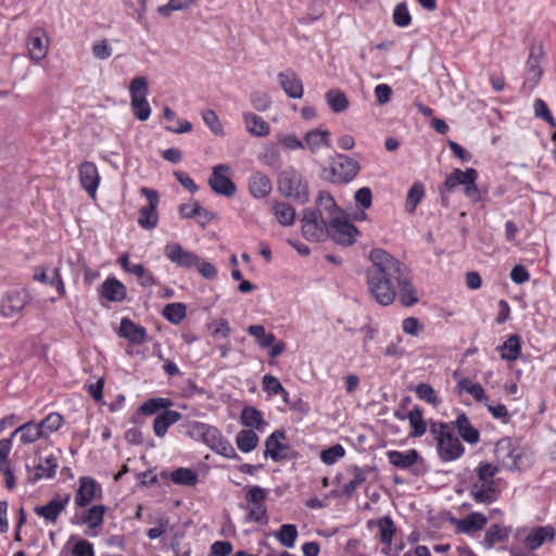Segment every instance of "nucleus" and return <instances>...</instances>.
Segmentation results:
<instances>
[{"label": "nucleus", "instance_id": "obj_3", "mask_svg": "<svg viewBox=\"0 0 556 556\" xmlns=\"http://www.w3.org/2000/svg\"><path fill=\"white\" fill-rule=\"evenodd\" d=\"M181 427L185 435L203 442L213 452L229 459L239 458L231 443L223 437L216 427L200 421H190Z\"/></svg>", "mask_w": 556, "mask_h": 556}, {"label": "nucleus", "instance_id": "obj_14", "mask_svg": "<svg viewBox=\"0 0 556 556\" xmlns=\"http://www.w3.org/2000/svg\"><path fill=\"white\" fill-rule=\"evenodd\" d=\"M494 455L497 463L506 469H519V460L522 453L520 447L510 438L505 437L496 442Z\"/></svg>", "mask_w": 556, "mask_h": 556}, {"label": "nucleus", "instance_id": "obj_25", "mask_svg": "<svg viewBox=\"0 0 556 556\" xmlns=\"http://www.w3.org/2000/svg\"><path fill=\"white\" fill-rule=\"evenodd\" d=\"M451 523L456 527L458 533L469 534L483 529L488 523V518L483 514L475 511L462 519L452 517Z\"/></svg>", "mask_w": 556, "mask_h": 556}, {"label": "nucleus", "instance_id": "obj_44", "mask_svg": "<svg viewBox=\"0 0 556 556\" xmlns=\"http://www.w3.org/2000/svg\"><path fill=\"white\" fill-rule=\"evenodd\" d=\"M352 470L354 473L353 479L342 489V493L346 497H352L355 494L356 489L367 480V473L370 468L363 469L355 465L352 467Z\"/></svg>", "mask_w": 556, "mask_h": 556}, {"label": "nucleus", "instance_id": "obj_34", "mask_svg": "<svg viewBox=\"0 0 556 556\" xmlns=\"http://www.w3.org/2000/svg\"><path fill=\"white\" fill-rule=\"evenodd\" d=\"M455 390L458 394H463L464 392L470 394L479 403L486 404L489 401L483 387L478 382H473L469 378L460 379L457 382Z\"/></svg>", "mask_w": 556, "mask_h": 556}, {"label": "nucleus", "instance_id": "obj_20", "mask_svg": "<svg viewBox=\"0 0 556 556\" xmlns=\"http://www.w3.org/2000/svg\"><path fill=\"white\" fill-rule=\"evenodd\" d=\"M99 300L102 306H105L103 301L111 303H121L127 296V288L116 277H108L98 289Z\"/></svg>", "mask_w": 556, "mask_h": 556}, {"label": "nucleus", "instance_id": "obj_18", "mask_svg": "<svg viewBox=\"0 0 556 556\" xmlns=\"http://www.w3.org/2000/svg\"><path fill=\"white\" fill-rule=\"evenodd\" d=\"M79 486L75 495V504L85 508L91 504L94 498H101L102 486L92 477L83 476L78 480Z\"/></svg>", "mask_w": 556, "mask_h": 556}, {"label": "nucleus", "instance_id": "obj_36", "mask_svg": "<svg viewBox=\"0 0 556 556\" xmlns=\"http://www.w3.org/2000/svg\"><path fill=\"white\" fill-rule=\"evenodd\" d=\"M243 119L247 130L252 136L264 137L269 135L270 126L263 117L254 113H244Z\"/></svg>", "mask_w": 556, "mask_h": 556}, {"label": "nucleus", "instance_id": "obj_13", "mask_svg": "<svg viewBox=\"0 0 556 556\" xmlns=\"http://www.w3.org/2000/svg\"><path fill=\"white\" fill-rule=\"evenodd\" d=\"M231 166L228 164H217L213 166L212 174L208 178V186L216 194L231 198L237 192V186L232 181L230 175Z\"/></svg>", "mask_w": 556, "mask_h": 556}, {"label": "nucleus", "instance_id": "obj_10", "mask_svg": "<svg viewBox=\"0 0 556 556\" xmlns=\"http://www.w3.org/2000/svg\"><path fill=\"white\" fill-rule=\"evenodd\" d=\"M545 52L541 45H533L530 49L528 60L526 62L522 91L530 93L540 83L543 74L542 62Z\"/></svg>", "mask_w": 556, "mask_h": 556}, {"label": "nucleus", "instance_id": "obj_43", "mask_svg": "<svg viewBox=\"0 0 556 556\" xmlns=\"http://www.w3.org/2000/svg\"><path fill=\"white\" fill-rule=\"evenodd\" d=\"M258 441V435L252 429L239 431L236 438L237 447L242 453H250L255 450Z\"/></svg>", "mask_w": 556, "mask_h": 556}, {"label": "nucleus", "instance_id": "obj_38", "mask_svg": "<svg viewBox=\"0 0 556 556\" xmlns=\"http://www.w3.org/2000/svg\"><path fill=\"white\" fill-rule=\"evenodd\" d=\"M510 528L500 525H492L485 531L482 544L486 548L493 547L497 543L505 542L510 535Z\"/></svg>", "mask_w": 556, "mask_h": 556}, {"label": "nucleus", "instance_id": "obj_12", "mask_svg": "<svg viewBox=\"0 0 556 556\" xmlns=\"http://www.w3.org/2000/svg\"><path fill=\"white\" fill-rule=\"evenodd\" d=\"M140 193L148 200V204L139 208L138 225L144 230H152L159 224L157 206L160 204V194L156 190L142 187Z\"/></svg>", "mask_w": 556, "mask_h": 556}, {"label": "nucleus", "instance_id": "obj_45", "mask_svg": "<svg viewBox=\"0 0 556 556\" xmlns=\"http://www.w3.org/2000/svg\"><path fill=\"white\" fill-rule=\"evenodd\" d=\"M325 97L329 108L336 113L343 112L349 106L346 96L339 89H330Z\"/></svg>", "mask_w": 556, "mask_h": 556}, {"label": "nucleus", "instance_id": "obj_11", "mask_svg": "<svg viewBox=\"0 0 556 556\" xmlns=\"http://www.w3.org/2000/svg\"><path fill=\"white\" fill-rule=\"evenodd\" d=\"M30 300L31 296L25 288L7 290L0 299V315L4 318L18 316L30 303Z\"/></svg>", "mask_w": 556, "mask_h": 556}, {"label": "nucleus", "instance_id": "obj_41", "mask_svg": "<svg viewBox=\"0 0 556 556\" xmlns=\"http://www.w3.org/2000/svg\"><path fill=\"white\" fill-rule=\"evenodd\" d=\"M170 480L177 485L194 486L199 481V476L191 468L180 467L170 472Z\"/></svg>", "mask_w": 556, "mask_h": 556}, {"label": "nucleus", "instance_id": "obj_29", "mask_svg": "<svg viewBox=\"0 0 556 556\" xmlns=\"http://www.w3.org/2000/svg\"><path fill=\"white\" fill-rule=\"evenodd\" d=\"M477 178L478 172L472 167L466 168V170L455 168L450 175L446 176L443 188L452 192L458 185L465 187L468 184H471V180H477Z\"/></svg>", "mask_w": 556, "mask_h": 556}, {"label": "nucleus", "instance_id": "obj_53", "mask_svg": "<svg viewBox=\"0 0 556 556\" xmlns=\"http://www.w3.org/2000/svg\"><path fill=\"white\" fill-rule=\"evenodd\" d=\"M378 528L380 531V541L390 546L395 534V523L391 517L384 516L378 520Z\"/></svg>", "mask_w": 556, "mask_h": 556}, {"label": "nucleus", "instance_id": "obj_63", "mask_svg": "<svg viewBox=\"0 0 556 556\" xmlns=\"http://www.w3.org/2000/svg\"><path fill=\"white\" fill-rule=\"evenodd\" d=\"M232 552V544L229 541H216L211 545L207 556H228Z\"/></svg>", "mask_w": 556, "mask_h": 556}, {"label": "nucleus", "instance_id": "obj_50", "mask_svg": "<svg viewBox=\"0 0 556 556\" xmlns=\"http://www.w3.org/2000/svg\"><path fill=\"white\" fill-rule=\"evenodd\" d=\"M187 315V307L184 303H169L163 309V316L174 325L180 324Z\"/></svg>", "mask_w": 556, "mask_h": 556}, {"label": "nucleus", "instance_id": "obj_5", "mask_svg": "<svg viewBox=\"0 0 556 556\" xmlns=\"http://www.w3.org/2000/svg\"><path fill=\"white\" fill-rule=\"evenodd\" d=\"M279 193L299 204L309 200L308 184L302 173L294 168H287L279 174L277 181Z\"/></svg>", "mask_w": 556, "mask_h": 556}, {"label": "nucleus", "instance_id": "obj_15", "mask_svg": "<svg viewBox=\"0 0 556 556\" xmlns=\"http://www.w3.org/2000/svg\"><path fill=\"white\" fill-rule=\"evenodd\" d=\"M328 238L343 247L352 245L356 241L358 229L349 220L333 217L328 222Z\"/></svg>", "mask_w": 556, "mask_h": 556}, {"label": "nucleus", "instance_id": "obj_23", "mask_svg": "<svg viewBox=\"0 0 556 556\" xmlns=\"http://www.w3.org/2000/svg\"><path fill=\"white\" fill-rule=\"evenodd\" d=\"M278 83L285 93L291 99H301L304 94V87L299 76L291 70L280 72L277 75Z\"/></svg>", "mask_w": 556, "mask_h": 556}, {"label": "nucleus", "instance_id": "obj_6", "mask_svg": "<svg viewBox=\"0 0 556 556\" xmlns=\"http://www.w3.org/2000/svg\"><path fill=\"white\" fill-rule=\"evenodd\" d=\"M267 495L268 490L257 484L247 485L244 488V500L247 502V522L253 521L261 525L268 523V514L265 503Z\"/></svg>", "mask_w": 556, "mask_h": 556}, {"label": "nucleus", "instance_id": "obj_21", "mask_svg": "<svg viewBox=\"0 0 556 556\" xmlns=\"http://www.w3.org/2000/svg\"><path fill=\"white\" fill-rule=\"evenodd\" d=\"M78 177L81 188L92 199L96 198L100 184V174L94 163L85 161L78 167Z\"/></svg>", "mask_w": 556, "mask_h": 556}, {"label": "nucleus", "instance_id": "obj_30", "mask_svg": "<svg viewBox=\"0 0 556 556\" xmlns=\"http://www.w3.org/2000/svg\"><path fill=\"white\" fill-rule=\"evenodd\" d=\"M387 457L391 465L402 470L413 467L420 459V455L415 448L403 452L388 451Z\"/></svg>", "mask_w": 556, "mask_h": 556}, {"label": "nucleus", "instance_id": "obj_48", "mask_svg": "<svg viewBox=\"0 0 556 556\" xmlns=\"http://www.w3.org/2000/svg\"><path fill=\"white\" fill-rule=\"evenodd\" d=\"M173 405L170 399L167 397H152L143 402L139 408V412L143 415H153L161 409H167Z\"/></svg>", "mask_w": 556, "mask_h": 556}, {"label": "nucleus", "instance_id": "obj_39", "mask_svg": "<svg viewBox=\"0 0 556 556\" xmlns=\"http://www.w3.org/2000/svg\"><path fill=\"white\" fill-rule=\"evenodd\" d=\"M407 419L409 421V426L412 431L409 432V437L412 438H420L427 431V424L424 420V410L419 406H414L407 414Z\"/></svg>", "mask_w": 556, "mask_h": 556}, {"label": "nucleus", "instance_id": "obj_55", "mask_svg": "<svg viewBox=\"0 0 556 556\" xmlns=\"http://www.w3.org/2000/svg\"><path fill=\"white\" fill-rule=\"evenodd\" d=\"M345 455V450L341 444H334L325 448L320 453V459L326 465H332Z\"/></svg>", "mask_w": 556, "mask_h": 556}, {"label": "nucleus", "instance_id": "obj_49", "mask_svg": "<svg viewBox=\"0 0 556 556\" xmlns=\"http://www.w3.org/2000/svg\"><path fill=\"white\" fill-rule=\"evenodd\" d=\"M316 202L320 210L328 213L330 219L342 214V211L336 203L333 197L327 191H320Z\"/></svg>", "mask_w": 556, "mask_h": 556}, {"label": "nucleus", "instance_id": "obj_47", "mask_svg": "<svg viewBox=\"0 0 556 556\" xmlns=\"http://www.w3.org/2000/svg\"><path fill=\"white\" fill-rule=\"evenodd\" d=\"M260 160L266 166L278 169L281 166L280 151L278 143L266 146L263 153L260 154Z\"/></svg>", "mask_w": 556, "mask_h": 556}, {"label": "nucleus", "instance_id": "obj_58", "mask_svg": "<svg viewBox=\"0 0 556 556\" xmlns=\"http://www.w3.org/2000/svg\"><path fill=\"white\" fill-rule=\"evenodd\" d=\"M393 22L399 27H406L412 22V16L405 3H399L393 11Z\"/></svg>", "mask_w": 556, "mask_h": 556}, {"label": "nucleus", "instance_id": "obj_57", "mask_svg": "<svg viewBox=\"0 0 556 556\" xmlns=\"http://www.w3.org/2000/svg\"><path fill=\"white\" fill-rule=\"evenodd\" d=\"M202 118L205 125L212 130L213 135L216 137L224 136L222 123L216 115V113L212 110H206L202 113Z\"/></svg>", "mask_w": 556, "mask_h": 556}, {"label": "nucleus", "instance_id": "obj_28", "mask_svg": "<svg viewBox=\"0 0 556 556\" xmlns=\"http://www.w3.org/2000/svg\"><path fill=\"white\" fill-rule=\"evenodd\" d=\"M248 187L255 199H265L273 189L269 177L262 172H255L249 177Z\"/></svg>", "mask_w": 556, "mask_h": 556}, {"label": "nucleus", "instance_id": "obj_17", "mask_svg": "<svg viewBox=\"0 0 556 556\" xmlns=\"http://www.w3.org/2000/svg\"><path fill=\"white\" fill-rule=\"evenodd\" d=\"M358 172V163L344 154H338L331 165L333 181L339 184L350 182Z\"/></svg>", "mask_w": 556, "mask_h": 556}, {"label": "nucleus", "instance_id": "obj_27", "mask_svg": "<svg viewBox=\"0 0 556 556\" xmlns=\"http://www.w3.org/2000/svg\"><path fill=\"white\" fill-rule=\"evenodd\" d=\"M556 531L553 526H540L531 530L525 538V545L530 551H535L545 542L554 541Z\"/></svg>", "mask_w": 556, "mask_h": 556}, {"label": "nucleus", "instance_id": "obj_42", "mask_svg": "<svg viewBox=\"0 0 556 556\" xmlns=\"http://www.w3.org/2000/svg\"><path fill=\"white\" fill-rule=\"evenodd\" d=\"M105 506L94 505L83 511L80 522L87 525L89 528H98L103 522Z\"/></svg>", "mask_w": 556, "mask_h": 556}, {"label": "nucleus", "instance_id": "obj_46", "mask_svg": "<svg viewBox=\"0 0 556 556\" xmlns=\"http://www.w3.org/2000/svg\"><path fill=\"white\" fill-rule=\"evenodd\" d=\"M425 197V186L421 182H415L408 190L405 210L407 213L413 214L416 211L417 205L422 201Z\"/></svg>", "mask_w": 556, "mask_h": 556}, {"label": "nucleus", "instance_id": "obj_56", "mask_svg": "<svg viewBox=\"0 0 556 556\" xmlns=\"http://www.w3.org/2000/svg\"><path fill=\"white\" fill-rule=\"evenodd\" d=\"M194 3V0H169L167 4L161 5L157 11L164 16H170L173 11H181L190 8Z\"/></svg>", "mask_w": 556, "mask_h": 556}, {"label": "nucleus", "instance_id": "obj_35", "mask_svg": "<svg viewBox=\"0 0 556 556\" xmlns=\"http://www.w3.org/2000/svg\"><path fill=\"white\" fill-rule=\"evenodd\" d=\"M240 422L247 427L256 430H262L267 422L263 418V414L256 407L247 405L242 408L240 414Z\"/></svg>", "mask_w": 556, "mask_h": 556}, {"label": "nucleus", "instance_id": "obj_8", "mask_svg": "<svg viewBox=\"0 0 556 556\" xmlns=\"http://www.w3.org/2000/svg\"><path fill=\"white\" fill-rule=\"evenodd\" d=\"M287 439V433L282 429L275 430L265 440L264 457L270 458L275 463L282 460H293L299 457V453L290 445L281 442Z\"/></svg>", "mask_w": 556, "mask_h": 556}, {"label": "nucleus", "instance_id": "obj_22", "mask_svg": "<svg viewBox=\"0 0 556 556\" xmlns=\"http://www.w3.org/2000/svg\"><path fill=\"white\" fill-rule=\"evenodd\" d=\"M27 50L29 58L35 62L43 60L48 53L49 40L41 28L33 29L27 37Z\"/></svg>", "mask_w": 556, "mask_h": 556}, {"label": "nucleus", "instance_id": "obj_40", "mask_svg": "<svg viewBox=\"0 0 556 556\" xmlns=\"http://www.w3.org/2000/svg\"><path fill=\"white\" fill-rule=\"evenodd\" d=\"M500 349L502 359L516 361L521 354L520 337L518 334L509 336Z\"/></svg>", "mask_w": 556, "mask_h": 556}, {"label": "nucleus", "instance_id": "obj_52", "mask_svg": "<svg viewBox=\"0 0 556 556\" xmlns=\"http://www.w3.org/2000/svg\"><path fill=\"white\" fill-rule=\"evenodd\" d=\"M63 422L64 418L61 414L50 413L38 424L45 438H47L49 434L58 431L62 427Z\"/></svg>", "mask_w": 556, "mask_h": 556}, {"label": "nucleus", "instance_id": "obj_4", "mask_svg": "<svg viewBox=\"0 0 556 556\" xmlns=\"http://www.w3.org/2000/svg\"><path fill=\"white\" fill-rule=\"evenodd\" d=\"M429 433L437 442V453L441 462H454L464 455L465 446L452 430V424L431 421Z\"/></svg>", "mask_w": 556, "mask_h": 556}, {"label": "nucleus", "instance_id": "obj_2", "mask_svg": "<svg viewBox=\"0 0 556 556\" xmlns=\"http://www.w3.org/2000/svg\"><path fill=\"white\" fill-rule=\"evenodd\" d=\"M477 479L469 485V495L477 504L489 505L495 503L501 494L495 476L500 468L497 465L480 462L475 469Z\"/></svg>", "mask_w": 556, "mask_h": 556}, {"label": "nucleus", "instance_id": "obj_61", "mask_svg": "<svg viewBox=\"0 0 556 556\" xmlns=\"http://www.w3.org/2000/svg\"><path fill=\"white\" fill-rule=\"evenodd\" d=\"M250 101L253 108L257 111H266L270 106V97L263 91H254L250 96Z\"/></svg>", "mask_w": 556, "mask_h": 556}, {"label": "nucleus", "instance_id": "obj_16", "mask_svg": "<svg viewBox=\"0 0 556 556\" xmlns=\"http://www.w3.org/2000/svg\"><path fill=\"white\" fill-rule=\"evenodd\" d=\"M71 501V494L55 495L46 505H36L34 513L47 523H55Z\"/></svg>", "mask_w": 556, "mask_h": 556}, {"label": "nucleus", "instance_id": "obj_19", "mask_svg": "<svg viewBox=\"0 0 556 556\" xmlns=\"http://www.w3.org/2000/svg\"><path fill=\"white\" fill-rule=\"evenodd\" d=\"M164 255L170 263L184 269H192L194 265H197V262H199L198 254L185 250L182 245L177 242L167 243L164 248Z\"/></svg>", "mask_w": 556, "mask_h": 556}, {"label": "nucleus", "instance_id": "obj_9", "mask_svg": "<svg viewBox=\"0 0 556 556\" xmlns=\"http://www.w3.org/2000/svg\"><path fill=\"white\" fill-rule=\"evenodd\" d=\"M129 93L132 114L139 121H147L151 115V108L147 101V96L149 93L147 78L141 76L131 79L129 84Z\"/></svg>", "mask_w": 556, "mask_h": 556}, {"label": "nucleus", "instance_id": "obj_62", "mask_svg": "<svg viewBox=\"0 0 556 556\" xmlns=\"http://www.w3.org/2000/svg\"><path fill=\"white\" fill-rule=\"evenodd\" d=\"M193 268H197L199 274L203 278L208 279V280H212V279L216 278V276H217V268L215 267V265L212 264L211 262H207V261L201 258L200 256H199V262H197V265H194Z\"/></svg>", "mask_w": 556, "mask_h": 556}, {"label": "nucleus", "instance_id": "obj_1", "mask_svg": "<svg viewBox=\"0 0 556 556\" xmlns=\"http://www.w3.org/2000/svg\"><path fill=\"white\" fill-rule=\"evenodd\" d=\"M371 265L366 268V285L369 294L381 306H389L396 298L405 307H412L419 301L413 283L410 268L382 249L369 252Z\"/></svg>", "mask_w": 556, "mask_h": 556}, {"label": "nucleus", "instance_id": "obj_37", "mask_svg": "<svg viewBox=\"0 0 556 556\" xmlns=\"http://www.w3.org/2000/svg\"><path fill=\"white\" fill-rule=\"evenodd\" d=\"M270 212L281 226H291L295 220V211L289 203L274 201L271 202Z\"/></svg>", "mask_w": 556, "mask_h": 556}, {"label": "nucleus", "instance_id": "obj_26", "mask_svg": "<svg viewBox=\"0 0 556 556\" xmlns=\"http://www.w3.org/2000/svg\"><path fill=\"white\" fill-rule=\"evenodd\" d=\"M452 430H456L458 435L468 444H477L480 441V432L472 426L465 413H459L454 421H451Z\"/></svg>", "mask_w": 556, "mask_h": 556}, {"label": "nucleus", "instance_id": "obj_33", "mask_svg": "<svg viewBox=\"0 0 556 556\" xmlns=\"http://www.w3.org/2000/svg\"><path fill=\"white\" fill-rule=\"evenodd\" d=\"M17 434H20V441L23 444H31L38 439L45 438L39 424L35 421H28L17 427L11 433V438H14Z\"/></svg>", "mask_w": 556, "mask_h": 556}, {"label": "nucleus", "instance_id": "obj_60", "mask_svg": "<svg viewBox=\"0 0 556 556\" xmlns=\"http://www.w3.org/2000/svg\"><path fill=\"white\" fill-rule=\"evenodd\" d=\"M263 389L268 395H278V393L285 392V388L278 378L271 375H265L262 380Z\"/></svg>", "mask_w": 556, "mask_h": 556}, {"label": "nucleus", "instance_id": "obj_32", "mask_svg": "<svg viewBox=\"0 0 556 556\" xmlns=\"http://www.w3.org/2000/svg\"><path fill=\"white\" fill-rule=\"evenodd\" d=\"M58 466V458L54 455L47 456L42 463L35 467L34 476L27 479L28 483L35 484L43 478L53 479L56 475Z\"/></svg>", "mask_w": 556, "mask_h": 556}, {"label": "nucleus", "instance_id": "obj_7", "mask_svg": "<svg viewBox=\"0 0 556 556\" xmlns=\"http://www.w3.org/2000/svg\"><path fill=\"white\" fill-rule=\"evenodd\" d=\"M302 235L308 241L321 242L328 238V223L319 208H305L301 218Z\"/></svg>", "mask_w": 556, "mask_h": 556}, {"label": "nucleus", "instance_id": "obj_54", "mask_svg": "<svg viewBox=\"0 0 556 556\" xmlns=\"http://www.w3.org/2000/svg\"><path fill=\"white\" fill-rule=\"evenodd\" d=\"M248 333L257 340V344L265 349L274 344L276 337L274 333H266L262 325H251L248 327Z\"/></svg>", "mask_w": 556, "mask_h": 556}, {"label": "nucleus", "instance_id": "obj_31", "mask_svg": "<svg viewBox=\"0 0 556 556\" xmlns=\"http://www.w3.org/2000/svg\"><path fill=\"white\" fill-rule=\"evenodd\" d=\"M182 415L177 410L165 409L159 414L153 421V431L156 437L163 438L170 426L178 422Z\"/></svg>", "mask_w": 556, "mask_h": 556}, {"label": "nucleus", "instance_id": "obj_64", "mask_svg": "<svg viewBox=\"0 0 556 556\" xmlns=\"http://www.w3.org/2000/svg\"><path fill=\"white\" fill-rule=\"evenodd\" d=\"M73 556H94V548L92 543L81 539L74 545L72 549Z\"/></svg>", "mask_w": 556, "mask_h": 556}, {"label": "nucleus", "instance_id": "obj_24", "mask_svg": "<svg viewBox=\"0 0 556 556\" xmlns=\"http://www.w3.org/2000/svg\"><path fill=\"white\" fill-rule=\"evenodd\" d=\"M118 336L127 339L132 344H142L148 341V331L143 326L137 325L128 317H123Z\"/></svg>", "mask_w": 556, "mask_h": 556}, {"label": "nucleus", "instance_id": "obj_51", "mask_svg": "<svg viewBox=\"0 0 556 556\" xmlns=\"http://www.w3.org/2000/svg\"><path fill=\"white\" fill-rule=\"evenodd\" d=\"M276 538L281 545L288 548H292L298 538L296 526L291 523L282 525L276 533Z\"/></svg>", "mask_w": 556, "mask_h": 556}, {"label": "nucleus", "instance_id": "obj_59", "mask_svg": "<svg viewBox=\"0 0 556 556\" xmlns=\"http://www.w3.org/2000/svg\"><path fill=\"white\" fill-rule=\"evenodd\" d=\"M415 392L420 400L429 404L438 403L435 391L429 383L420 382L416 386Z\"/></svg>", "mask_w": 556, "mask_h": 556}]
</instances>
